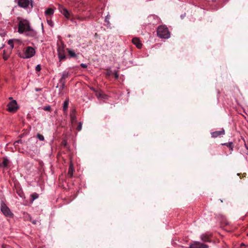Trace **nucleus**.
I'll return each mask as SVG.
<instances>
[{
  "label": "nucleus",
  "instance_id": "1",
  "mask_svg": "<svg viewBox=\"0 0 248 248\" xmlns=\"http://www.w3.org/2000/svg\"><path fill=\"white\" fill-rule=\"evenodd\" d=\"M29 22L25 19H21L18 23V31L20 33L26 32L30 30Z\"/></svg>",
  "mask_w": 248,
  "mask_h": 248
},
{
  "label": "nucleus",
  "instance_id": "2",
  "mask_svg": "<svg viewBox=\"0 0 248 248\" xmlns=\"http://www.w3.org/2000/svg\"><path fill=\"white\" fill-rule=\"evenodd\" d=\"M158 36L163 38H169L170 37V32L168 28L164 26H160L158 27L157 30Z\"/></svg>",
  "mask_w": 248,
  "mask_h": 248
},
{
  "label": "nucleus",
  "instance_id": "3",
  "mask_svg": "<svg viewBox=\"0 0 248 248\" xmlns=\"http://www.w3.org/2000/svg\"><path fill=\"white\" fill-rule=\"evenodd\" d=\"M35 50L33 47L28 46L22 54L19 53V55L21 58L28 59L33 57L35 54Z\"/></svg>",
  "mask_w": 248,
  "mask_h": 248
},
{
  "label": "nucleus",
  "instance_id": "4",
  "mask_svg": "<svg viewBox=\"0 0 248 248\" xmlns=\"http://www.w3.org/2000/svg\"><path fill=\"white\" fill-rule=\"evenodd\" d=\"M0 210L5 217L10 218L13 217V213L3 202H1Z\"/></svg>",
  "mask_w": 248,
  "mask_h": 248
},
{
  "label": "nucleus",
  "instance_id": "5",
  "mask_svg": "<svg viewBox=\"0 0 248 248\" xmlns=\"http://www.w3.org/2000/svg\"><path fill=\"white\" fill-rule=\"evenodd\" d=\"M7 110L9 112H16L18 109L16 101L15 100H13L8 103V104L7 105Z\"/></svg>",
  "mask_w": 248,
  "mask_h": 248
},
{
  "label": "nucleus",
  "instance_id": "6",
  "mask_svg": "<svg viewBox=\"0 0 248 248\" xmlns=\"http://www.w3.org/2000/svg\"><path fill=\"white\" fill-rule=\"evenodd\" d=\"M58 9L59 11L67 18L69 19L70 14L63 5L59 4Z\"/></svg>",
  "mask_w": 248,
  "mask_h": 248
},
{
  "label": "nucleus",
  "instance_id": "7",
  "mask_svg": "<svg viewBox=\"0 0 248 248\" xmlns=\"http://www.w3.org/2000/svg\"><path fill=\"white\" fill-rule=\"evenodd\" d=\"M58 55L60 61H63L66 59L64 49L63 47L59 46L58 48Z\"/></svg>",
  "mask_w": 248,
  "mask_h": 248
},
{
  "label": "nucleus",
  "instance_id": "8",
  "mask_svg": "<svg viewBox=\"0 0 248 248\" xmlns=\"http://www.w3.org/2000/svg\"><path fill=\"white\" fill-rule=\"evenodd\" d=\"M189 248H208V246L199 242H195L189 246Z\"/></svg>",
  "mask_w": 248,
  "mask_h": 248
},
{
  "label": "nucleus",
  "instance_id": "9",
  "mask_svg": "<svg viewBox=\"0 0 248 248\" xmlns=\"http://www.w3.org/2000/svg\"><path fill=\"white\" fill-rule=\"evenodd\" d=\"M29 0H18L17 4L19 6L26 8L29 5Z\"/></svg>",
  "mask_w": 248,
  "mask_h": 248
},
{
  "label": "nucleus",
  "instance_id": "10",
  "mask_svg": "<svg viewBox=\"0 0 248 248\" xmlns=\"http://www.w3.org/2000/svg\"><path fill=\"white\" fill-rule=\"evenodd\" d=\"M132 43L137 46L139 49L141 48L142 44H141L140 39L138 37H134L132 39Z\"/></svg>",
  "mask_w": 248,
  "mask_h": 248
},
{
  "label": "nucleus",
  "instance_id": "11",
  "mask_svg": "<svg viewBox=\"0 0 248 248\" xmlns=\"http://www.w3.org/2000/svg\"><path fill=\"white\" fill-rule=\"evenodd\" d=\"M14 43L20 44L21 42L17 39L9 40L8 42V44L11 46L10 51H11L12 49L14 48Z\"/></svg>",
  "mask_w": 248,
  "mask_h": 248
},
{
  "label": "nucleus",
  "instance_id": "12",
  "mask_svg": "<svg viewBox=\"0 0 248 248\" xmlns=\"http://www.w3.org/2000/svg\"><path fill=\"white\" fill-rule=\"evenodd\" d=\"M225 134V131L224 129H222L220 131H217L213 132L211 133L212 137L213 138H217L219 136L223 135Z\"/></svg>",
  "mask_w": 248,
  "mask_h": 248
},
{
  "label": "nucleus",
  "instance_id": "13",
  "mask_svg": "<svg viewBox=\"0 0 248 248\" xmlns=\"http://www.w3.org/2000/svg\"><path fill=\"white\" fill-rule=\"evenodd\" d=\"M71 160V159H70ZM74 171V167H73V164L72 162V160H70V166L68 169V175L71 177L73 175V172Z\"/></svg>",
  "mask_w": 248,
  "mask_h": 248
},
{
  "label": "nucleus",
  "instance_id": "14",
  "mask_svg": "<svg viewBox=\"0 0 248 248\" xmlns=\"http://www.w3.org/2000/svg\"><path fill=\"white\" fill-rule=\"evenodd\" d=\"M55 8H47L45 12V15L46 16H51L54 14Z\"/></svg>",
  "mask_w": 248,
  "mask_h": 248
},
{
  "label": "nucleus",
  "instance_id": "15",
  "mask_svg": "<svg viewBox=\"0 0 248 248\" xmlns=\"http://www.w3.org/2000/svg\"><path fill=\"white\" fill-rule=\"evenodd\" d=\"M76 111L75 110H73L70 113V118L71 122L72 124L75 123L77 122L76 116L75 115Z\"/></svg>",
  "mask_w": 248,
  "mask_h": 248
},
{
  "label": "nucleus",
  "instance_id": "16",
  "mask_svg": "<svg viewBox=\"0 0 248 248\" xmlns=\"http://www.w3.org/2000/svg\"><path fill=\"white\" fill-rule=\"evenodd\" d=\"M69 73L68 72L64 71L63 72L62 76L61 78L60 79V81H65V79L69 78Z\"/></svg>",
  "mask_w": 248,
  "mask_h": 248
},
{
  "label": "nucleus",
  "instance_id": "17",
  "mask_svg": "<svg viewBox=\"0 0 248 248\" xmlns=\"http://www.w3.org/2000/svg\"><path fill=\"white\" fill-rule=\"evenodd\" d=\"M66 50L67 51L68 55L70 58H77L78 57L77 54H76L74 50L68 48H66Z\"/></svg>",
  "mask_w": 248,
  "mask_h": 248
},
{
  "label": "nucleus",
  "instance_id": "18",
  "mask_svg": "<svg viewBox=\"0 0 248 248\" xmlns=\"http://www.w3.org/2000/svg\"><path fill=\"white\" fill-rule=\"evenodd\" d=\"M36 32L30 28V30L29 31H26V35L30 36V37H34L36 35Z\"/></svg>",
  "mask_w": 248,
  "mask_h": 248
},
{
  "label": "nucleus",
  "instance_id": "19",
  "mask_svg": "<svg viewBox=\"0 0 248 248\" xmlns=\"http://www.w3.org/2000/svg\"><path fill=\"white\" fill-rule=\"evenodd\" d=\"M87 19V17H84V16H77L76 17H73L72 18H71V20L73 22H76L75 20V19H78L79 21H84V20H85L86 19Z\"/></svg>",
  "mask_w": 248,
  "mask_h": 248
},
{
  "label": "nucleus",
  "instance_id": "20",
  "mask_svg": "<svg viewBox=\"0 0 248 248\" xmlns=\"http://www.w3.org/2000/svg\"><path fill=\"white\" fill-rule=\"evenodd\" d=\"M222 145L226 146L229 148L230 151L233 150L234 144L232 142L222 144Z\"/></svg>",
  "mask_w": 248,
  "mask_h": 248
},
{
  "label": "nucleus",
  "instance_id": "21",
  "mask_svg": "<svg viewBox=\"0 0 248 248\" xmlns=\"http://www.w3.org/2000/svg\"><path fill=\"white\" fill-rule=\"evenodd\" d=\"M69 105V100L68 99L66 100L63 103V110L64 112H65L67 111V108H68Z\"/></svg>",
  "mask_w": 248,
  "mask_h": 248
},
{
  "label": "nucleus",
  "instance_id": "22",
  "mask_svg": "<svg viewBox=\"0 0 248 248\" xmlns=\"http://www.w3.org/2000/svg\"><path fill=\"white\" fill-rule=\"evenodd\" d=\"M59 83L61 84L60 88V93H61L62 92V90L65 87V81H59Z\"/></svg>",
  "mask_w": 248,
  "mask_h": 248
},
{
  "label": "nucleus",
  "instance_id": "23",
  "mask_svg": "<svg viewBox=\"0 0 248 248\" xmlns=\"http://www.w3.org/2000/svg\"><path fill=\"white\" fill-rule=\"evenodd\" d=\"M9 163V160L7 158H4L3 161L1 163V164H0V166H2L4 167H6L7 166L8 164Z\"/></svg>",
  "mask_w": 248,
  "mask_h": 248
},
{
  "label": "nucleus",
  "instance_id": "24",
  "mask_svg": "<svg viewBox=\"0 0 248 248\" xmlns=\"http://www.w3.org/2000/svg\"><path fill=\"white\" fill-rule=\"evenodd\" d=\"M31 197L32 201H34L38 198V195L36 193H34L31 195Z\"/></svg>",
  "mask_w": 248,
  "mask_h": 248
},
{
  "label": "nucleus",
  "instance_id": "25",
  "mask_svg": "<svg viewBox=\"0 0 248 248\" xmlns=\"http://www.w3.org/2000/svg\"><path fill=\"white\" fill-rule=\"evenodd\" d=\"M37 138L40 140H44V136L40 134H37Z\"/></svg>",
  "mask_w": 248,
  "mask_h": 248
},
{
  "label": "nucleus",
  "instance_id": "26",
  "mask_svg": "<svg viewBox=\"0 0 248 248\" xmlns=\"http://www.w3.org/2000/svg\"><path fill=\"white\" fill-rule=\"evenodd\" d=\"M3 57L5 60H7L8 59V58L9 57V54H6L5 50L4 51Z\"/></svg>",
  "mask_w": 248,
  "mask_h": 248
},
{
  "label": "nucleus",
  "instance_id": "27",
  "mask_svg": "<svg viewBox=\"0 0 248 248\" xmlns=\"http://www.w3.org/2000/svg\"><path fill=\"white\" fill-rule=\"evenodd\" d=\"M82 123L81 122H79L78 123V124L77 127V130L78 131H80L82 129Z\"/></svg>",
  "mask_w": 248,
  "mask_h": 248
},
{
  "label": "nucleus",
  "instance_id": "28",
  "mask_svg": "<svg viewBox=\"0 0 248 248\" xmlns=\"http://www.w3.org/2000/svg\"><path fill=\"white\" fill-rule=\"evenodd\" d=\"M41 69L40 65L38 64L36 66L35 70L37 72H39Z\"/></svg>",
  "mask_w": 248,
  "mask_h": 248
},
{
  "label": "nucleus",
  "instance_id": "29",
  "mask_svg": "<svg viewBox=\"0 0 248 248\" xmlns=\"http://www.w3.org/2000/svg\"><path fill=\"white\" fill-rule=\"evenodd\" d=\"M19 143H22V140H19L15 141V143H14V145L15 146H16V145H17V144Z\"/></svg>",
  "mask_w": 248,
  "mask_h": 248
},
{
  "label": "nucleus",
  "instance_id": "30",
  "mask_svg": "<svg viewBox=\"0 0 248 248\" xmlns=\"http://www.w3.org/2000/svg\"><path fill=\"white\" fill-rule=\"evenodd\" d=\"M50 107L48 106L45 107L44 109L46 111H49L50 110Z\"/></svg>",
  "mask_w": 248,
  "mask_h": 248
},
{
  "label": "nucleus",
  "instance_id": "31",
  "mask_svg": "<svg viewBox=\"0 0 248 248\" xmlns=\"http://www.w3.org/2000/svg\"><path fill=\"white\" fill-rule=\"evenodd\" d=\"M80 66L81 67H82V68H85L87 67V65L86 64H85V63H81L80 64Z\"/></svg>",
  "mask_w": 248,
  "mask_h": 248
},
{
  "label": "nucleus",
  "instance_id": "32",
  "mask_svg": "<svg viewBox=\"0 0 248 248\" xmlns=\"http://www.w3.org/2000/svg\"><path fill=\"white\" fill-rule=\"evenodd\" d=\"M114 76L116 79H117L119 78V74L117 72H115L114 73Z\"/></svg>",
  "mask_w": 248,
  "mask_h": 248
},
{
  "label": "nucleus",
  "instance_id": "33",
  "mask_svg": "<svg viewBox=\"0 0 248 248\" xmlns=\"http://www.w3.org/2000/svg\"><path fill=\"white\" fill-rule=\"evenodd\" d=\"M36 222H37V221L35 220H33V221H32V223L34 224H36Z\"/></svg>",
  "mask_w": 248,
  "mask_h": 248
},
{
  "label": "nucleus",
  "instance_id": "34",
  "mask_svg": "<svg viewBox=\"0 0 248 248\" xmlns=\"http://www.w3.org/2000/svg\"><path fill=\"white\" fill-rule=\"evenodd\" d=\"M40 89H38V88H36V89H35V91H40Z\"/></svg>",
  "mask_w": 248,
  "mask_h": 248
},
{
  "label": "nucleus",
  "instance_id": "35",
  "mask_svg": "<svg viewBox=\"0 0 248 248\" xmlns=\"http://www.w3.org/2000/svg\"><path fill=\"white\" fill-rule=\"evenodd\" d=\"M26 215H27V216H28V217L30 218V219H31V217H30L28 214H26Z\"/></svg>",
  "mask_w": 248,
  "mask_h": 248
},
{
  "label": "nucleus",
  "instance_id": "36",
  "mask_svg": "<svg viewBox=\"0 0 248 248\" xmlns=\"http://www.w3.org/2000/svg\"><path fill=\"white\" fill-rule=\"evenodd\" d=\"M47 22L48 23V24H49L50 23V21L47 19Z\"/></svg>",
  "mask_w": 248,
  "mask_h": 248
},
{
  "label": "nucleus",
  "instance_id": "37",
  "mask_svg": "<svg viewBox=\"0 0 248 248\" xmlns=\"http://www.w3.org/2000/svg\"><path fill=\"white\" fill-rule=\"evenodd\" d=\"M243 245L244 246V244H242V246H243Z\"/></svg>",
  "mask_w": 248,
  "mask_h": 248
},
{
  "label": "nucleus",
  "instance_id": "38",
  "mask_svg": "<svg viewBox=\"0 0 248 248\" xmlns=\"http://www.w3.org/2000/svg\"><path fill=\"white\" fill-rule=\"evenodd\" d=\"M243 245L244 246V244H242V246H243Z\"/></svg>",
  "mask_w": 248,
  "mask_h": 248
}]
</instances>
